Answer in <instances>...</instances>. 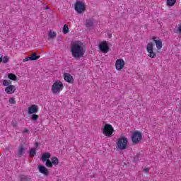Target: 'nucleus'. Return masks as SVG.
I'll use <instances>...</instances> for the list:
<instances>
[{"instance_id":"11","label":"nucleus","mask_w":181,"mask_h":181,"mask_svg":"<svg viewBox=\"0 0 181 181\" xmlns=\"http://www.w3.org/2000/svg\"><path fill=\"white\" fill-rule=\"evenodd\" d=\"M39 111V107L37 105H32L28 108V114L32 115V114H36Z\"/></svg>"},{"instance_id":"6","label":"nucleus","mask_w":181,"mask_h":181,"mask_svg":"<svg viewBox=\"0 0 181 181\" xmlns=\"http://www.w3.org/2000/svg\"><path fill=\"white\" fill-rule=\"evenodd\" d=\"M74 9L77 13H83L86 11V4L81 1H77L74 4Z\"/></svg>"},{"instance_id":"28","label":"nucleus","mask_w":181,"mask_h":181,"mask_svg":"<svg viewBox=\"0 0 181 181\" xmlns=\"http://www.w3.org/2000/svg\"><path fill=\"white\" fill-rule=\"evenodd\" d=\"M141 158H142V155L141 154H137L134 156V162H138V160H139V159H141Z\"/></svg>"},{"instance_id":"21","label":"nucleus","mask_w":181,"mask_h":181,"mask_svg":"<svg viewBox=\"0 0 181 181\" xmlns=\"http://www.w3.org/2000/svg\"><path fill=\"white\" fill-rule=\"evenodd\" d=\"M30 119L31 121H37L39 119V115H36V113L31 114Z\"/></svg>"},{"instance_id":"29","label":"nucleus","mask_w":181,"mask_h":181,"mask_svg":"<svg viewBox=\"0 0 181 181\" xmlns=\"http://www.w3.org/2000/svg\"><path fill=\"white\" fill-rule=\"evenodd\" d=\"M21 181H30V178H28V177L25 175H22L21 177Z\"/></svg>"},{"instance_id":"8","label":"nucleus","mask_w":181,"mask_h":181,"mask_svg":"<svg viewBox=\"0 0 181 181\" xmlns=\"http://www.w3.org/2000/svg\"><path fill=\"white\" fill-rule=\"evenodd\" d=\"M40 59V55H37L36 52H33L30 54V56H28L23 59V63H26V62H29L30 60L31 62H35L36 60H39Z\"/></svg>"},{"instance_id":"26","label":"nucleus","mask_w":181,"mask_h":181,"mask_svg":"<svg viewBox=\"0 0 181 181\" xmlns=\"http://www.w3.org/2000/svg\"><path fill=\"white\" fill-rule=\"evenodd\" d=\"M176 4V0H167L168 6H173Z\"/></svg>"},{"instance_id":"38","label":"nucleus","mask_w":181,"mask_h":181,"mask_svg":"<svg viewBox=\"0 0 181 181\" xmlns=\"http://www.w3.org/2000/svg\"><path fill=\"white\" fill-rule=\"evenodd\" d=\"M47 9H49V7H45V10L47 11Z\"/></svg>"},{"instance_id":"3","label":"nucleus","mask_w":181,"mask_h":181,"mask_svg":"<svg viewBox=\"0 0 181 181\" xmlns=\"http://www.w3.org/2000/svg\"><path fill=\"white\" fill-rule=\"evenodd\" d=\"M129 144V141H128V138L120 137L117 139L116 145L118 149H119L120 151H124L127 148Z\"/></svg>"},{"instance_id":"9","label":"nucleus","mask_w":181,"mask_h":181,"mask_svg":"<svg viewBox=\"0 0 181 181\" xmlns=\"http://www.w3.org/2000/svg\"><path fill=\"white\" fill-rule=\"evenodd\" d=\"M115 66L117 71H121V70H122V69H124V67L125 66V61H124V59L121 58L118 59L116 60Z\"/></svg>"},{"instance_id":"36","label":"nucleus","mask_w":181,"mask_h":181,"mask_svg":"<svg viewBox=\"0 0 181 181\" xmlns=\"http://www.w3.org/2000/svg\"><path fill=\"white\" fill-rule=\"evenodd\" d=\"M35 146V148H38L39 147V143L36 142Z\"/></svg>"},{"instance_id":"16","label":"nucleus","mask_w":181,"mask_h":181,"mask_svg":"<svg viewBox=\"0 0 181 181\" xmlns=\"http://www.w3.org/2000/svg\"><path fill=\"white\" fill-rule=\"evenodd\" d=\"M86 26L88 29H92L94 28V20L93 18L86 20Z\"/></svg>"},{"instance_id":"17","label":"nucleus","mask_w":181,"mask_h":181,"mask_svg":"<svg viewBox=\"0 0 181 181\" xmlns=\"http://www.w3.org/2000/svg\"><path fill=\"white\" fill-rule=\"evenodd\" d=\"M156 37H153V42H155L157 49L160 50V49L163 47L162 41L160 40H156Z\"/></svg>"},{"instance_id":"12","label":"nucleus","mask_w":181,"mask_h":181,"mask_svg":"<svg viewBox=\"0 0 181 181\" xmlns=\"http://www.w3.org/2000/svg\"><path fill=\"white\" fill-rule=\"evenodd\" d=\"M38 170L40 173H42V175H44L45 176H49V175H50L49 169L43 165H38Z\"/></svg>"},{"instance_id":"25","label":"nucleus","mask_w":181,"mask_h":181,"mask_svg":"<svg viewBox=\"0 0 181 181\" xmlns=\"http://www.w3.org/2000/svg\"><path fill=\"white\" fill-rule=\"evenodd\" d=\"M45 166L47 168H53V163H52V160H45Z\"/></svg>"},{"instance_id":"34","label":"nucleus","mask_w":181,"mask_h":181,"mask_svg":"<svg viewBox=\"0 0 181 181\" xmlns=\"http://www.w3.org/2000/svg\"><path fill=\"white\" fill-rule=\"evenodd\" d=\"M29 132V130L28 129H25L24 130H23V134H26Z\"/></svg>"},{"instance_id":"37","label":"nucleus","mask_w":181,"mask_h":181,"mask_svg":"<svg viewBox=\"0 0 181 181\" xmlns=\"http://www.w3.org/2000/svg\"><path fill=\"white\" fill-rule=\"evenodd\" d=\"M0 63H2V57H0Z\"/></svg>"},{"instance_id":"31","label":"nucleus","mask_w":181,"mask_h":181,"mask_svg":"<svg viewBox=\"0 0 181 181\" xmlns=\"http://www.w3.org/2000/svg\"><path fill=\"white\" fill-rule=\"evenodd\" d=\"M8 103L9 104H16V100H15V98H10Z\"/></svg>"},{"instance_id":"5","label":"nucleus","mask_w":181,"mask_h":181,"mask_svg":"<svg viewBox=\"0 0 181 181\" xmlns=\"http://www.w3.org/2000/svg\"><path fill=\"white\" fill-rule=\"evenodd\" d=\"M142 141V133L139 131H136L132 134V142L133 145H138L139 142Z\"/></svg>"},{"instance_id":"7","label":"nucleus","mask_w":181,"mask_h":181,"mask_svg":"<svg viewBox=\"0 0 181 181\" xmlns=\"http://www.w3.org/2000/svg\"><path fill=\"white\" fill-rule=\"evenodd\" d=\"M146 52L148 53V56L151 59H155L156 57V53L153 52V44L152 42L147 44Z\"/></svg>"},{"instance_id":"18","label":"nucleus","mask_w":181,"mask_h":181,"mask_svg":"<svg viewBox=\"0 0 181 181\" xmlns=\"http://www.w3.org/2000/svg\"><path fill=\"white\" fill-rule=\"evenodd\" d=\"M51 162L52 163V165H54V166H57V165H59V158L54 156L51 158Z\"/></svg>"},{"instance_id":"1","label":"nucleus","mask_w":181,"mask_h":181,"mask_svg":"<svg viewBox=\"0 0 181 181\" xmlns=\"http://www.w3.org/2000/svg\"><path fill=\"white\" fill-rule=\"evenodd\" d=\"M71 53L74 59H81L84 56L83 43L75 42L71 45Z\"/></svg>"},{"instance_id":"22","label":"nucleus","mask_w":181,"mask_h":181,"mask_svg":"<svg viewBox=\"0 0 181 181\" xmlns=\"http://www.w3.org/2000/svg\"><path fill=\"white\" fill-rule=\"evenodd\" d=\"M69 31V25L67 24H65L62 28V32L64 35H67Z\"/></svg>"},{"instance_id":"2","label":"nucleus","mask_w":181,"mask_h":181,"mask_svg":"<svg viewBox=\"0 0 181 181\" xmlns=\"http://www.w3.org/2000/svg\"><path fill=\"white\" fill-rule=\"evenodd\" d=\"M63 87H64L63 82L60 81H54L51 87L52 94L56 95L62 93L63 91Z\"/></svg>"},{"instance_id":"20","label":"nucleus","mask_w":181,"mask_h":181,"mask_svg":"<svg viewBox=\"0 0 181 181\" xmlns=\"http://www.w3.org/2000/svg\"><path fill=\"white\" fill-rule=\"evenodd\" d=\"M23 151H25V147L23 146H21L18 148V156H22L23 155Z\"/></svg>"},{"instance_id":"13","label":"nucleus","mask_w":181,"mask_h":181,"mask_svg":"<svg viewBox=\"0 0 181 181\" xmlns=\"http://www.w3.org/2000/svg\"><path fill=\"white\" fill-rule=\"evenodd\" d=\"M16 91V87L13 85H9L5 88V92L6 94H13Z\"/></svg>"},{"instance_id":"30","label":"nucleus","mask_w":181,"mask_h":181,"mask_svg":"<svg viewBox=\"0 0 181 181\" xmlns=\"http://www.w3.org/2000/svg\"><path fill=\"white\" fill-rule=\"evenodd\" d=\"M3 63L6 64L8 62H9V57L4 56L2 59Z\"/></svg>"},{"instance_id":"33","label":"nucleus","mask_w":181,"mask_h":181,"mask_svg":"<svg viewBox=\"0 0 181 181\" xmlns=\"http://www.w3.org/2000/svg\"><path fill=\"white\" fill-rule=\"evenodd\" d=\"M144 172L145 173H149V168H145L144 169Z\"/></svg>"},{"instance_id":"32","label":"nucleus","mask_w":181,"mask_h":181,"mask_svg":"<svg viewBox=\"0 0 181 181\" xmlns=\"http://www.w3.org/2000/svg\"><path fill=\"white\" fill-rule=\"evenodd\" d=\"M12 125L14 128H16V127H18V122H16V121H13Z\"/></svg>"},{"instance_id":"24","label":"nucleus","mask_w":181,"mask_h":181,"mask_svg":"<svg viewBox=\"0 0 181 181\" xmlns=\"http://www.w3.org/2000/svg\"><path fill=\"white\" fill-rule=\"evenodd\" d=\"M8 78L10 80H13V81H16V79L18 78V77L16 76V75H15L14 74H8Z\"/></svg>"},{"instance_id":"4","label":"nucleus","mask_w":181,"mask_h":181,"mask_svg":"<svg viewBox=\"0 0 181 181\" xmlns=\"http://www.w3.org/2000/svg\"><path fill=\"white\" fill-rule=\"evenodd\" d=\"M103 134L105 136L111 138V136H112V134H114V127H112V125L110 124H105L103 129Z\"/></svg>"},{"instance_id":"35","label":"nucleus","mask_w":181,"mask_h":181,"mask_svg":"<svg viewBox=\"0 0 181 181\" xmlns=\"http://www.w3.org/2000/svg\"><path fill=\"white\" fill-rule=\"evenodd\" d=\"M177 31L179 32V33H181V25L178 26Z\"/></svg>"},{"instance_id":"15","label":"nucleus","mask_w":181,"mask_h":181,"mask_svg":"<svg viewBox=\"0 0 181 181\" xmlns=\"http://www.w3.org/2000/svg\"><path fill=\"white\" fill-rule=\"evenodd\" d=\"M52 157V154L49 152H45L43 153L42 155L41 156V160L42 162H46V160H49V158Z\"/></svg>"},{"instance_id":"19","label":"nucleus","mask_w":181,"mask_h":181,"mask_svg":"<svg viewBox=\"0 0 181 181\" xmlns=\"http://www.w3.org/2000/svg\"><path fill=\"white\" fill-rule=\"evenodd\" d=\"M11 84H12V81L11 80L9 79L3 80V86H4V87H8L11 86Z\"/></svg>"},{"instance_id":"27","label":"nucleus","mask_w":181,"mask_h":181,"mask_svg":"<svg viewBox=\"0 0 181 181\" xmlns=\"http://www.w3.org/2000/svg\"><path fill=\"white\" fill-rule=\"evenodd\" d=\"M36 155V148H32L30 151V157L33 158Z\"/></svg>"},{"instance_id":"23","label":"nucleus","mask_w":181,"mask_h":181,"mask_svg":"<svg viewBox=\"0 0 181 181\" xmlns=\"http://www.w3.org/2000/svg\"><path fill=\"white\" fill-rule=\"evenodd\" d=\"M56 36H57V33H56V32L49 31L48 33V37H49V39H54Z\"/></svg>"},{"instance_id":"10","label":"nucleus","mask_w":181,"mask_h":181,"mask_svg":"<svg viewBox=\"0 0 181 181\" xmlns=\"http://www.w3.org/2000/svg\"><path fill=\"white\" fill-rule=\"evenodd\" d=\"M99 49L102 53H108L110 47H108V42L107 41H103L99 44Z\"/></svg>"},{"instance_id":"14","label":"nucleus","mask_w":181,"mask_h":181,"mask_svg":"<svg viewBox=\"0 0 181 181\" xmlns=\"http://www.w3.org/2000/svg\"><path fill=\"white\" fill-rule=\"evenodd\" d=\"M64 80H65L66 83H74V78H73V76L69 73L64 74Z\"/></svg>"}]
</instances>
